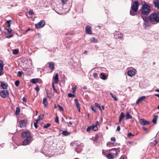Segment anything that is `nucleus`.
<instances>
[{"instance_id":"nucleus-1","label":"nucleus","mask_w":159,"mask_h":159,"mask_svg":"<svg viewBox=\"0 0 159 159\" xmlns=\"http://www.w3.org/2000/svg\"><path fill=\"white\" fill-rule=\"evenodd\" d=\"M149 18L150 21L153 23L159 22V12L152 13L149 16Z\"/></svg>"},{"instance_id":"nucleus-2","label":"nucleus","mask_w":159,"mask_h":159,"mask_svg":"<svg viewBox=\"0 0 159 159\" xmlns=\"http://www.w3.org/2000/svg\"><path fill=\"white\" fill-rule=\"evenodd\" d=\"M150 7L147 4H144L142 6L141 10L142 14L147 15L150 12Z\"/></svg>"},{"instance_id":"nucleus-3","label":"nucleus","mask_w":159,"mask_h":159,"mask_svg":"<svg viewBox=\"0 0 159 159\" xmlns=\"http://www.w3.org/2000/svg\"><path fill=\"white\" fill-rule=\"evenodd\" d=\"M111 150H114V152H111L107 155L106 157L108 159H113L120 152L119 150L117 148H112Z\"/></svg>"},{"instance_id":"nucleus-4","label":"nucleus","mask_w":159,"mask_h":159,"mask_svg":"<svg viewBox=\"0 0 159 159\" xmlns=\"http://www.w3.org/2000/svg\"><path fill=\"white\" fill-rule=\"evenodd\" d=\"M136 70L133 68H129L127 69V74L129 76L132 77L135 75Z\"/></svg>"},{"instance_id":"nucleus-5","label":"nucleus","mask_w":159,"mask_h":159,"mask_svg":"<svg viewBox=\"0 0 159 159\" xmlns=\"http://www.w3.org/2000/svg\"><path fill=\"white\" fill-rule=\"evenodd\" d=\"M139 6V3L137 1H136L134 2L132 5L131 9L134 12H137Z\"/></svg>"},{"instance_id":"nucleus-6","label":"nucleus","mask_w":159,"mask_h":159,"mask_svg":"<svg viewBox=\"0 0 159 159\" xmlns=\"http://www.w3.org/2000/svg\"><path fill=\"white\" fill-rule=\"evenodd\" d=\"M45 24V21L42 20L37 24H35V28L37 29H39L43 27Z\"/></svg>"},{"instance_id":"nucleus-7","label":"nucleus","mask_w":159,"mask_h":159,"mask_svg":"<svg viewBox=\"0 0 159 159\" xmlns=\"http://www.w3.org/2000/svg\"><path fill=\"white\" fill-rule=\"evenodd\" d=\"M9 93L7 90H4L0 92V96L3 98H6L8 95Z\"/></svg>"},{"instance_id":"nucleus-8","label":"nucleus","mask_w":159,"mask_h":159,"mask_svg":"<svg viewBox=\"0 0 159 159\" xmlns=\"http://www.w3.org/2000/svg\"><path fill=\"white\" fill-rule=\"evenodd\" d=\"M22 138L25 139L27 138L31 137L30 132L29 131H27L22 133Z\"/></svg>"},{"instance_id":"nucleus-9","label":"nucleus","mask_w":159,"mask_h":159,"mask_svg":"<svg viewBox=\"0 0 159 159\" xmlns=\"http://www.w3.org/2000/svg\"><path fill=\"white\" fill-rule=\"evenodd\" d=\"M139 121L140 124L142 125H145L150 124V122L149 121H147L143 119H140Z\"/></svg>"},{"instance_id":"nucleus-10","label":"nucleus","mask_w":159,"mask_h":159,"mask_svg":"<svg viewBox=\"0 0 159 159\" xmlns=\"http://www.w3.org/2000/svg\"><path fill=\"white\" fill-rule=\"evenodd\" d=\"M27 122V120H22L20 121V126L21 128H23L26 126Z\"/></svg>"},{"instance_id":"nucleus-11","label":"nucleus","mask_w":159,"mask_h":159,"mask_svg":"<svg viewBox=\"0 0 159 159\" xmlns=\"http://www.w3.org/2000/svg\"><path fill=\"white\" fill-rule=\"evenodd\" d=\"M31 137H29L25 139L23 142L22 145L25 146L28 144L31 140Z\"/></svg>"},{"instance_id":"nucleus-12","label":"nucleus","mask_w":159,"mask_h":159,"mask_svg":"<svg viewBox=\"0 0 159 159\" xmlns=\"http://www.w3.org/2000/svg\"><path fill=\"white\" fill-rule=\"evenodd\" d=\"M85 31L87 34H91L92 33L91 29V27L89 25H87L85 27Z\"/></svg>"},{"instance_id":"nucleus-13","label":"nucleus","mask_w":159,"mask_h":159,"mask_svg":"<svg viewBox=\"0 0 159 159\" xmlns=\"http://www.w3.org/2000/svg\"><path fill=\"white\" fill-rule=\"evenodd\" d=\"M53 79L55 84H58V76L57 73L53 77Z\"/></svg>"},{"instance_id":"nucleus-14","label":"nucleus","mask_w":159,"mask_h":159,"mask_svg":"<svg viewBox=\"0 0 159 159\" xmlns=\"http://www.w3.org/2000/svg\"><path fill=\"white\" fill-rule=\"evenodd\" d=\"M146 97L145 96H142L138 99L136 101V105H138L139 103L143 100H144L146 98Z\"/></svg>"},{"instance_id":"nucleus-15","label":"nucleus","mask_w":159,"mask_h":159,"mask_svg":"<svg viewBox=\"0 0 159 159\" xmlns=\"http://www.w3.org/2000/svg\"><path fill=\"white\" fill-rule=\"evenodd\" d=\"M48 67L51 69L52 70H54L55 65L53 62H48Z\"/></svg>"},{"instance_id":"nucleus-16","label":"nucleus","mask_w":159,"mask_h":159,"mask_svg":"<svg viewBox=\"0 0 159 159\" xmlns=\"http://www.w3.org/2000/svg\"><path fill=\"white\" fill-rule=\"evenodd\" d=\"M82 147L80 145H78L75 148V151L77 153H80L82 150Z\"/></svg>"},{"instance_id":"nucleus-17","label":"nucleus","mask_w":159,"mask_h":159,"mask_svg":"<svg viewBox=\"0 0 159 159\" xmlns=\"http://www.w3.org/2000/svg\"><path fill=\"white\" fill-rule=\"evenodd\" d=\"M153 3L155 7L159 9V0H155L154 1Z\"/></svg>"},{"instance_id":"nucleus-18","label":"nucleus","mask_w":159,"mask_h":159,"mask_svg":"<svg viewBox=\"0 0 159 159\" xmlns=\"http://www.w3.org/2000/svg\"><path fill=\"white\" fill-rule=\"evenodd\" d=\"M100 78L103 80H106L107 79V77L106 75L103 73H101L100 74Z\"/></svg>"},{"instance_id":"nucleus-19","label":"nucleus","mask_w":159,"mask_h":159,"mask_svg":"<svg viewBox=\"0 0 159 159\" xmlns=\"http://www.w3.org/2000/svg\"><path fill=\"white\" fill-rule=\"evenodd\" d=\"M125 116L123 112H121L119 117V122L120 123L122 120L124 118Z\"/></svg>"},{"instance_id":"nucleus-20","label":"nucleus","mask_w":159,"mask_h":159,"mask_svg":"<svg viewBox=\"0 0 159 159\" xmlns=\"http://www.w3.org/2000/svg\"><path fill=\"white\" fill-rule=\"evenodd\" d=\"M75 103L77 108L78 110L80 112V104L78 102V101L77 99H75Z\"/></svg>"},{"instance_id":"nucleus-21","label":"nucleus","mask_w":159,"mask_h":159,"mask_svg":"<svg viewBox=\"0 0 159 159\" xmlns=\"http://www.w3.org/2000/svg\"><path fill=\"white\" fill-rule=\"evenodd\" d=\"M43 103L45 107H47L48 106L47 99L46 98H43Z\"/></svg>"},{"instance_id":"nucleus-22","label":"nucleus","mask_w":159,"mask_h":159,"mask_svg":"<svg viewBox=\"0 0 159 159\" xmlns=\"http://www.w3.org/2000/svg\"><path fill=\"white\" fill-rule=\"evenodd\" d=\"M89 40L91 42H93L94 43H97L98 42V39L94 37H92L89 38Z\"/></svg>"},{"instance_id":"nucleus-23","label":"nucleus","mask_w":159,"mask_h":159,"mask_svg":"<svg viewBox=\"0 0 159 159\" xmlns=\"http://www.w3.org/2000/svg\"><path fill=\"white\" fill-rule=\"evenodd\" d=\"M125 117L126 120L132 119V116L130 115L129 112H127L126 113Z\"/></svg>"},{"instance_id":"nucleus-24","label":"nucleus","mask_w":159,"mask_h":159,"mask_svg":"<svg viewBox=\"0 0 159 159\" xmlns=\"http://www.w3.org/2000/svg\"><path fill=\"white\" fill-rule=\"evenodd\" d=\"M158 118V115H156V116H154L153 119V120H152V122L153 123H154V124H156Z\"/></svg>"},{"instance_id":"nucleus-25","label":"nucleus","mask_w":159,"mask_h":159,"mask_svg":"<svg viewBox=\"0 0 159 159\" xmlns=\"http://www.w3.org/2000/svg\"><path fill=\"white\" fill-rule=\"evenodd\" d=\"M1 86L3 89H7V85L2 82L1 83Z\"/></svg>"},{"instance_id":"nucleus-26","label":"nucleus","mask_w":159,"mask_h":159,"mask_svg":"<svg viewBox=\"0 0 159 159\" xmlns=\"http://www.w3.org/2000/svg\"><path fill=\"white\" fill-rule=\"evenodd\" d=\"M150 25V23L149 20L144 22L143 24V26L144 27L146 28L147 26H149Z\"/></svg>"},{"instance_id":"nucleus-27","label":"nucleus","mask_w":159,"mask_h":159,"mask_svg":"<svg viewBox=\"0 0 159 159\" xmlns=\"http://www.w3.org/2000/svg\"><path fill=\"white\" fill-rule=\"evenodd\" d=\"M110 95H111V97H112L115 101H117L118 100V99L116 97V96L115 95L113 94L112 93H110Z\"/></svg>"},{"instance_id":"nucleus-28","label":"nucleus","mask_w":159,"mask_h":159,"mask_svg":"<svg viewBox=\"0 0 159 159\" xmlns=\"http://www.w3.org/2000/svg\"><path fill=\"white\" fill-rule=\"evenodd\" d=\"M3 66L4 65L3 61L1 60H0V68L2 70L3 69Z\"/></svg>"},{"instance_id":"nucleus-29","label":"nucleus","mask_w":159,"mask_h":159,"mask_svg":"<svg viewBox=\"0 0 159 159\" xmlns=\"http://www.w3.org/2000/svg\"><path fill=\"white\" fill-rule=\"evenodd\" d=\"M62 134L65 136H67L70 134V133H68L67 131H62Z\"/></svg>"},{"instance_id":"nucleus-30","label":"nucleus","mask_w":159,"mask_h":159,"mask_svg":"<svg viewBox=\"0 0 159 159\" xmlns=\"http://www.w3.org/2000/svg\"><path fill=\"white\" fill-rule=\"evenodd\" d=\"M13 54L14 55H16L19 52V51L17 49H15L13 50Z\"/></svg>"},{"instance_id":"nucleus-31","label":"nucleus","mask_w":159,"mask_h":159,"mask_svg":"<svg viewBox=\"0 0 159 159\" xmlns=\"http://www.w3.org/2000/svg\"><path fill=\"white\" fill-rule=\"evenodd\" d=\"M30 82L33 84H35L37 82V80L36 79H32L31 80Z\"/></svg>"},{"instance_id":"nucleus-32","label":"nucleus","mask_w":159,"mask_h":159,"mask_svg":"<svg viewBox=\"0 0 159 159\" xmlns=\"http://www.w3.org/2000/svg\"><path fill=\"white\" fill-rule=\"evenodd\" d=\"M39 121V120H36V121L34 122V126L35 128L36 129H37L38 128V125H37V124Z\"/></svg>"},{"instance_id":"nucleus-33","label":"nucleus","mask_w":159,"mask_h":159,"mask_svg":"<svg viewBox=\"0 0 159 159\" xmlns=\"http://www.w3.org/2000/svg\"><path fill=\"white\" fill-rule=\"evenodd\" d=\"M137 12H134L131 9L130 10V14L132 16H135L136 14V13Z\"/></svg>"},{"instance_id":"nucleus-34","label":"nucleus","mask_w":159,"mask_h":159,"mask_svg":"<svg viewBox=\"0 0 159 159\" xmlns=\"http://www.w3.org/2000/svg\"><path fill=\"white\" fill-rule=\"evenodd\" d=\"M142 18L143 19L144 22L145 21H147L148 20H149V18L148 19L147 17H144L142 16H141Z\"/></svg>"},{"instance_id":"nucleus-35","label":"nucleus","mask_w":159,"mask_h":159,"mask_svg":"<svg viewBox=\"0 0 159 159\" xmlns=\"http://www.w3.org/2000/svg\"><path fill=\"white\" fill-rule=\"evenodd\" d=\"M92 129L94 131H96L98 129L97 125H93L92 126Z\"/></svg>"},{"instance_id":"nucleus-36","label":"nucleus","mask_w":159,"mask_h":159,"mask_svg":"<svg viewBox=\"0 0 159 159\" xmlns=\"http://www.w3.org/2000/svg\"><path fill=\"white\" fill-rule=\"evenodd\" d=\"M98 74L97 73H94L93 74V76L96 79H98Z\"/></svg>"},{"instance_id":"nucleus-37","label":"nucleus","mask_w":159,"mask_h":159,"mask_svg":"<svg viewBox=\"0 0 159 159\" xmlns=\"http://www.w3.org/2000/svg\"><path fill=\"white\" fill-rule=\"evenodd\" d=\"M19 84H20V82H19V80H16L15 81V85L17 87H18L19 86Z\"/></svg>"},{"instance_id":"nucleus-38","label":"nucleus","mask_w":159,"mask_h":159,"mask_svg":"<svg viewBox=\"0 0 159 159\" xmlns=\"http://www.w3.org/2000/svg\"><path fill=\"white\" fill-rule=\"evenodd\" d=\"M51 125V124L49 123L47 124L46 125L43 126V128H48Z\"/></svg>"},{"instance_id":"nucleus-39","label":"nucleus","mask_w":159,"mask_h":159,"mask_svg":"<svg viewBox=\"0 0 159 159\" xmlns=\"http://www.w3.org/2000/svg\"><path fill=\"white\" fill-rule=\"evenodd\" d=\"M7 30L9 33H11L12 30V29L10 27L7 28Z\"/></svg>"},{"instance_id":"nucleus-40","label":"nucleus","mask_w":159,"mask_h":159,"mask_svg":"<svg viewBox=\"0 0 159 159\" xmlns=\"http://www.w3.org/2000/svg\"><path fill=\"white\" fill-rule=\"evenodd\" d=\"M23 73L21 71H19L18 72L17 76L19 77H20L21 76L22 74Z\"/></svg>"},{"instance_id":"nucleus-41","label":"nucleus","mask_w":159,"mask_h":159,"mask_svg":"<svg viewBox=\"0 0 159 159\" xmlns=\"http://www.w3.org/2000/svg\"><path fill=\"white\" fill-rule=\"evenodd\" d=\"M52 87L54 91V92L55 93H57V90L55 89L54 85V84L52 83Z\"/></svg>"},{"instance_id":"nucleus-42","label":"nucleus","mask_w":159,"mask_h":159,"mask_svg":"<svg viewBox=\"0 0 159 159\" xmlns=\"http://www.w3.org/2000/svg\"><path fill=\"white\" fill-rule=\"evenodd\" d=\"M68 96L70 98H71L74 97L75 96V95H74V94L72 93H69L68 94Z\"/></svg>"},{"instance_id":"nucleus-43","label":"nucleus","mask_w":159,"mask_h":159,"mask_svg":"<svg viewBox=\"0 0 159 159\" xmlns=\"http://www.w3.org/2000/svg\"><path fill=\"white\" fill-rule=\"evenodd\" d=\"M91 110L93 111L94 112H96V110L95 109V108L93 106H91Z\"/></svg>"},{"instance_id":"nucleus-44","label":"nucleus","mask_w":159,"mask_h":159,"mask_svg":"<svg viewBox=\"0 0 159 159\" xmlns=\"http://www.w3.org/2000/svg\"><path fill=\"white\" fill-rule=\"evenodd\" d=\"M29 14L30 15H33L34 14V12L32 10H30L29 12Z\"/></svg>"},{"instance_id":"nucleus-45","label":"nucleus","mask_w":159,"mask_h":159,"mask_svg":"<svg viewBox=\"0 0 159 159\" xmlns=\"http://www.w3.org/2000/svg\"><path fill=\"white\" fill-rule=\"evenodd\" d=\"M76 88V86L75 85V87H72L73 93H74L75 92Z\"/></svg>"},{"instance_id":"nucleus-46","label":"nucleus","mask_w":159,"mask_h":159,"mask_svg":"<svg viewBox=\"0 0 159 159\" xmlns=\"http://www.w3.org/2000/svg\"><path fill=\"white\" fill-rule=\"evenodd\" d=\"M11 21V20H9L7 21V26L8 27V28L10 27V22Z\"/></svg>"},{"instance_id":"nucleus-47","label":"nucleus","mask_w":159,"mask_h":159,"mask_svg":"<svg viewBox=\"0 0 159 159\" xmlns=\"http://www.w3.org/2000/svg\"><path fill=\"white\" fill-rule=\"evenodd\" d=\"M55 122H56V123H59V119H58V117L57 116L56 117V118L55 120Z\"/></svg>"},{"instance_id":"nucleus-48","label":"nucleus","mask_w":159,"mask_h":159,"mask_svg":"<svg viewBox=\"0 0 159 159\" xmlns=\"http://www.w3.org/2000/svg\"><path fill=\"white\" fill-rule=\"evenodd\" d=\"M20 112V109L19 108H16V114H19Z\"/></svg>"},{"instance_id":"nucleus-49","label":"nucleus","mask_w":159,"mask_h":159,"mask_svg":"<svg viewBox=\"0 0 159 159\" xmlns=\"http://www.w3.org/2000/svg\"><path fill=\"white\" fill-rule=\"evenodd\" d=\"M43 115H40L37 120H39H39L42 119L43 118Z\"/></svg>"},{"instance_id":"nucleus-50","label":"nucleus","mask_w":159,"mask_h":159,"mask_svg":"<svg viewBox=\"0 0 159 159\" xmlns=\"http://www.w3.org/2000/svg\"><path fill=\"white\" fill-rule=\"evenodd\" d=\"M91 129H92V126H89L86 129V131L87 132L89 131Z\"/></svg>"},{"instance_id":"nucleus-51","label":"nucleus","mask_w":159,"mask_h":159,"mask_svg":"<svg viewBox=\"0 0 159 159\" xmlns=\"http://www.w3.org/2000/svg\"><path fill=\"white\" fill-rule=\"evenodd\" d=\"M35 89L36 91L38 92L39 90V88L38 86H37L35 88Z\"/></svg>"},{"instance_id":"nucleus-52","label":"nucleus","mask_w":159,"mask_h":159,"mask_svg":"<svg viewBox=\"0 0 159 159\" xmlns=\"http://www.w3.org/2000/svg\"><path fill=\"white\" fill-rule=\"evenodd\" d=\"M95 106L98 108L100 107H101L99 104L97 102H96L95 103Z\"/></svg>"},{"instance_id":"nucleus-53","label":"nucleus","mask_w":159,"mask_h":159,"mask_svg":"<svg viewBox=\"0 0 159 159\" xmlns=\"http://www.w3.org/2000/svg\"><path fill=\"white\" fill-rule=\"evenodd\" d=\"M58 106L61 111H62L64 109L62 107H61L59 105H58Z\"/></svg>"},{"instance_id":"nucleus-54","label":"nucleus","mask_w":159,"mask_h":159,"mask_svg":"<svg viewBox=\"0 0 159 159\" xmlns=\"http://www.w3.org/2000/svg\"><path fill=\"white\" fill-rule=\"evenodd\" d=\"M68 0H61V2L63 4H66Z\"/></svg>"},{"instance_id":"nucleus-55","label":"nucleus","mask_w":159,"mask_h":159,"mask_svg":"<svg viewBox=\"0 0 159 159\" xmlns=\"http://www.w3.org/2000/svg\"><path fill=\"white\" fill-rule=\"evenodd\" d=\"M123 34H122L121 33L120 34V36H119L118 37V39H121L122 38Z\"/></svg>"},{"instance_id":"nucleus-56","label":"nucleus","mask_w":159,"mask_h":159,"mask_svg":"<svg viewBox=\"0 0 159 159\" xmlns=\"http://www.w3.org/2000/svg\"><path fill=\"white\" fill-rule=\"evenodd\" d=\"M120 159H127V158L125 156H122L120 158Z\"/></svg>"},{"instance_id":"nucleus-57","label":"nucleus","mask_w":159,"mask_h":159,"mask_svg":"<svg viewBox=\"0 0 159 159\" xmlns=\"http://www.w3.org/2000/svg\"><path fill=\"white\" fill-rule=\"evenodd\" d=\"M111 141H114V142H115L116 141V139L115 138L113 137H111Z\"/></svg>"},{"instance_id":"nucleus-58","label":"nucleus","mask_w":159,"mask_h":159,"mask_svg":"<svg viewBox=\"0 0 159 159\" xmlns=\"http://www.w3.org/2000/svg\"><path fill=\"white\" fill-rule=\"evenodd\" d=\"M133 136V135L131 133H129L128 134V136L130 137Z\"/></svg>"},{"instance_id":"nucleus-59","label":"nucleus","mask_w":159,"mask_h":159,"mask_svg":"<svg viewBox=\"0 0 159 159\" xmlns=\"http://www.w3.org/2000/svg\"><path fill=\"white\" fill-rule=\"evenodd\" d=\"M13 36L12 35H9L6 36V38H11Z\"/></svg>"},{"instance_id":"nucleus-60","label":"nucleus","mask_w":159,"mask_h":159,"mask_svg":"<svg viewBox=\"0 0 159 159\" xmlns=\"http://www.w3.org/2000/svg\"><path fill=\"white\" fill-rule=\"evenodd\" d=\"M157 143V142L156 141L155 139H154V143L153 144L154 145H156Z\"/></svg>"},{"instance_id":"nucleus-61","label":"nucleus","mask_w":159,"mask_h":159,"mask_svg":"<svg viewBox=\"0 0 159 159\" xmlns=\"http://www.w3.org/2000/svg\"><path fill=\"white\" fill-rule=\"evenodd\" d=\"M120 129V126H118L117 127L116 130L117 131H119Z\"/></svg>"},{"instance_id":"nucleus-62","label":"nucleus","mask_w":159,"mask_h":159,"mask_svg":"<svg viewBox=\"0 0 159 159\" xmlns=\"http://www.w3.org/2000/svg\"><path fill=\"white\" fill-rule=\"evenodd\" d=\"M22 100L24 102H26V99L25 97H23L22 98Z\"/></svg>"},{"instance_id":"nucleus-63","label":"nucleus","mask_w":159,"mask_h":159,"mask_svg":"<svg viewBox=\"0 0 159 159\" xmlns=\"http://www.w3.org/2000/svg\"><path fill=\"white\" fill-rule=\"evenodd\" d=\"M143 129L144 130H147V128H146V127H143Z\"/></svg>"},{"instance_id":"nucleus-64","label":"nucleus","mask_w":159,"mask_h":159,"mask_svg":"<svg viewBox=\"0 0 159 159\" xmlns=\"http://www.w3.org/2000/svg\"><path fill=\"white\" fill-rule=\"evenodd\" d=\"M155 95L157 97L159 98V94H155Z\"/></svg>"}]
</instances>
